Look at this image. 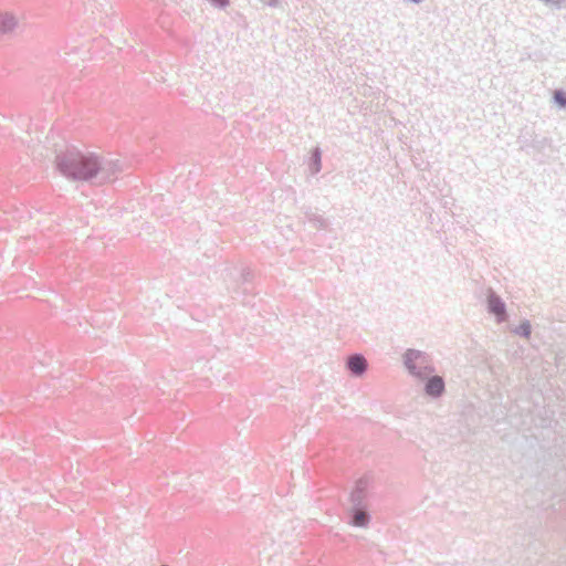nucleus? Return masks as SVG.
Returning a JSON list of instances; mask_svg holds the SVG:
<instances>
[{
    "label": "nucleus",
    "instance_id": "obj_1",
    "mask_svg": "<svg viewBox=\"0 0 566 566\" xmlns=\"http://www.w3.org/2000/svg\"><path fill=\"white\" fill-rule=\"evenodd\" d=\"M54 164L65 177L74 180H97L98 182L113 181L117 177V165L102 163L93 154H84L75 146L61 142L54 144Z\"/></svg>",
    "mask_w": 566,
    "mask_h": 566
},
{
    "label": "nucleus",
    "instance_id": "obj_2",
    "mask_svg": "<svg viewBox=\"0 0 566 566\" xmlns=\"http://www.w3.org/2000/svg\"><path fill=\"white\" fill-rule=\"evenodd\" d=\"M18 27V19L11 12H0V33L8 34Z\"/></svg>",
    "mask_w": 566,
    "mask_h": 566
},
{
    "label": "nucleus",
    "instance_id": "obj_3",
    "mask_svg": "<svg viewBox=\"0 0 566 566\" xmlns=\"http://www.w3.org/2000/svg\"><path fill=\"white\" fill-rule=\"evenodd\" d=\"M348 368L354 374L359 375L366 369V359L363 356H358V355L352 356L348 359Z\"/></svg>",
    "mask_w": 566,
    "mask_h": 566
},
{
    "label": "nucleus",
    "instance_id": "obj_4",
    "mask_svg": "<svg viewBox=\"0 0 566 566\" xmlns=\"http://www.w3.org/2000/svg\"><path fill=\"white\" fill-rule=\"evenodd\" d=\"M444 384L440 377L431 378L426 387V390L429 395L438 396L443 391Z\"/></svg>",
    "mask_w": 566,
    "mask_h": 566
},
{
    "label": "nucleus",
    "instance_id": "obj_5",
    "mask_svg": "<svg viewBox=\"0 0 566 566\" xmlns=\"http://www.w3.org/2000/svg\"><path fill=\"white\" fill-rule=\"evenodd\" d=\"M489 306L492 313L502 317L505 313L504 304L495 296L489 298Z\"/></svg>",
    "mask_w": 566,
    "mask_h": 566
},
{
    "label": "nucleus",
    "instance_id": "obj_6",
    "mask_svg": "<svg viewBox=\"0 0 566 566\" xmlns=\"http://www.w3.org/2000/svg\"><path fill=\"white\" fill-rule=\"evenodd\" d=\"M368 522V516L363 511H356L353 517V524L355 526H365Z\"/></svg>",
    "mask_w": 566,
    "mask_h": 566
},
{
    "label": "nucleus",
    "instance_id": "obj_7",
    "mask_svg": "<svg viewBox=\"0 0 566 566\" xmlns=\"http://www.w3.org/2000/svg\"><path fill=\"white\" fill-rule=\"evenodd\" d=\"M555 101L560 105V106H565L566 105V95L565 93L563 92H556L555 95Z\"/></svg>",
    "mask_w": 566,
    "mask_h": 566
},
{
    "label": "nucleus",
    "instance_id": "obj_8",
    "mask_svg": "<svg viewBox=\"0 0 566 566\" xmlns=\"http://www.w3.org/2000/svg\"><path fill=\"white\" fill-rule=\"evenodd\" d=\"M521 329H522L524 336H526V337L530 336V334H531V326H530L528 323L522 324L521 325Z\"/></svg>",
    "mask_w": 566,
    "mask_h": 566
},
{
    "label": "nucleus",
    "instance_id": "obj_9",
    "mask_svg": "<svg viewBox=\"0 0 566 566\" xmlns=\"http://www.w3.org/2000/svg\"><path fill=\"white\" fill-rule=\"evenodd\" d=\"M218 6H224L227 3V0H212Z\"/></svg>",
    "mask_w": 566,
    "mask_h": 566
},
{
    "label": "nucleus",
    "instance_id": "obj_10",
    "mask_svg": "<svg viewBox=\"0 0 566 566\" xmlns=\"http://www.w3.org/2000/svg\"><path fill=\"white\" fill-rule=\"evenodd\" d=\"M411 355H417V354H416V353H413V352H409V353L407 354V361L410 359V356H411Z\"/></svg>",
    "mask_w": 566,
    "mask_h": 566
},
{
    "label": "nucleus",
    "instance_id": "obj_11",
    "mask_svg": "<svg viewBox=\"0 0 566 566\" xmlns=\"http://www.w3.org/2000/svg\"><path fill=\"white\" fill-rule=\"evenodd\" d=\"M413 2L418 3V2H421L422 0H412Z\"/></svg>",
    "mask_w": 566,
    "mask_h": 566
}]
</instances>
